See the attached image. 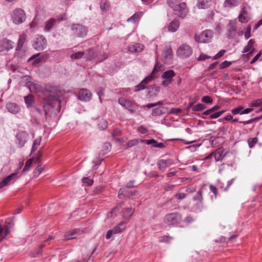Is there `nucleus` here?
I'll list each match as a JSON object with an SVG mask.
<instances>
[{
	"label": "nucleus",
	"mask_w": 262,
	"mask_h": 262,
	"mask_svg": "<svg viewBox=\"0 0 262 262\" xmlns=\"http://www.w3.org/2000/svg\"><path fill=\"white\" fill-rule=\"evenodd\" d=\"M59 92L58 89L55 86L46 85L42 93L44 96L42 103L45 116H47V112L50 108H54L57 112H59L61 103L58 98Z\"/></svg>",
	"instance_id": "obj_1"
},
{
	"label": "nucleus",
	"mask_w": 262,
	"mask_h": 262,
	"mask_svg": "<svg viewBox=\"0 0 262 262\" xmlns=\"http://www.w3.org/2000/svg\"><path fill=\"white\" fill-rule=\"evenodd\" d=\"M166 2L179 17L183 19L186 16L188 10L185 2L181 0H167Z\"/></svg>",
	"instance_id": "obj_2"
},
{
	"label": "nucleus",
	"mask_w": 262,
	"mask_h": 262,
	"mask_svg": "<svg viewBox=\"0 0 262 262\" xmlns=\"http://www.w3.org/2000/svg\"><path fill=\"white\" fill-rule=\"evenodd\" d=\"M11 18L15 25H19L26 19V15L24 10L21 8L15 9L12 13Z\"/></svg>",
	"instance_id": "obj_3"
},
{
	"label": "nucleus",
	"mask_w": 262,
	"mask_h": 262,
	"mask_svg": "<svg viewBox=\"0 0 262 262\" xmlns=\"http://www.w3.org/2000/svg\"><path fill=\"white\" fill-rule=\"evenodd\" d=\"M72 34L76 37H84L88 32L86 27L80 24H73L71 26Z\"/></svg>",
	"instance_id": "obj_4"
},
{
	"label": "nucleus",
	"mask_w": 262,
	"mask_h": 262,
	"mask_svg": "<svg viewBox=\"0 0 262 262\" xmlns=\"http://www.w3.org/2000/svg\"><path fill=\"white\" fill-rule=\"evenodd\" d=\"M47 46V39L41 35H37L34 38L32 43L33 48L38 51L43 50L46 48Z\"/></svg>",
	"instance_id": "obj_5"
},
{
	"label": "nucleus",
	"mask_w": 262,
	"mask_h": 262,
	"mask_svg": "<svg viewBox=\"0 0 262 262\" xmlns=\"http://www.w3.org/2000/svg\"><path fill=\"white\" fill-rule=\"evenodd\" d=\"M182 220V215L178 212L167 214L164 219V223L169 225H174L179 224Z\"/></svg>",
	"instance_id": "obj_6"
},
{
	"label": "nucleus",
	"mask_w": 262,
	"mask_h": 262,
	"mask_svg": "<svg viewBox=\"0 0 262 262\" xmlns=\"http://www.w3.org/2000/svg\"><path fill=\"white\" fill-rule=\"evenodd\" d=\"M213 35V32L209 30L203 31L200 34H195V40L198 43H206L209 42Z\"/></svg>",
	"instance_id": "obj_7"
},
{
	"label": "nucleus",
	"mask_w": 262,
	"mask_h": 262,
	"mask_svg": "<svg viewBox=\"0 0 262 262\" xmlns=\"http://www.w3.org/2000/svg\"><path fill=\"white\" fill-rule=\"evenodd\" d=\"M192 53L191 47L187 44H183L177 50V54L181 58H184L189 57Z\"/></svg>",
	"instance_id": "obj_8"
},
{
	"label": "nucleus",
	"mask_w": 262,
	"mask_h": 262,
	"mask_svg": "<svg viewBox=\"0 0 262 262\" xmlns=\"http://www.w3.org/2000/svg\"><path fill=\"white\" fill-rule=\"evenodd\" d=\"M176 76V73L172 70H168L163 72L161 75V78L164 79L161 82V85L166 87L170 85L172 82V78Z\"/></svg>",
	"instance_id": "obj_9"
},
{
	"label": "nucleus",
	"mask_w": 262,
	"mask_h": 262,
	"mask_svg": "<svg viewBox=\"0 0 262 262\" xmlns=\"http://www.w3.org/2000/svg\"><path fill=\"white\" fill-rule=\"evenodd\" d=\"M118 103L132 113H134L135 110L138 107V105L136 103L123 98H119Z\"/></svg>",
	"instance_id": "obj_10"
},
{
	"label": "nucleus",
	"mask_w": 262,
	"mask_h": 262,
	"mask_svg": "<svg viewBox=\"0 0 262 262\" xmlns=\"http://www.w3.org/2000/svg\"><path fill=\"white\" fill-rule=\"evenodd\" d=\"M29 135L26 131L19 132L16 135V142L19 148L23 147L28 141Z\"/></svg>",
	"instance_id": "obj_11"
},
{
	"label": "nucleus",
	"mask_w": 262,
	"mask_h": 262,
	"mask_svg": "<svg viewBox=\"0 0 262 262\" xmlns=\"http://www.w3.org/2000/svg\"><path fill=\"white\" fill-rule=\"evenodd\" d=\"M66 18L61 16L57 19L51 18L45 23L44 31L49 32L54 26L62 20H66Z\"/></svg>",
	"instance_id": "obj_12"
},
{
	"label": "nucleus",
	"mask_w": 262,
	"mask_h": 262,
	"mask_svg": "<svg viewBox=\"0 0 262 262\" xmlns=\"http://www.w3.org/2000/svg\"><path fill=\"white\" fill-rule=\"evenodd\" d=\"M163 70L162 66L161 65H159L158 62H156L154 69L149 75L147 76L144 79V81L147 79H149V80H152L155 78H156L159 77V73L162 72Z\"/></svg>",
	"instance_id": "obj_13"
},
{
	"label": "nucleus",
	"mask_w": 262,
	"mask_h": 262,
	"mask_svg": "<svg viewBox=\"0 0 262 262\" xmlns=\"http://www.w3.org/2000/svg\"><path fill=\"white\" fill-rule=\"evenodd\" d=\"M17 173L14 172L5 178H4L1 182H0V189L3 188L4 187L8 185L10 183H13L15 181V179L16 178Z\"/></svg>",
	"instance_id": "obj_14"
},
{
	"label": "nucleus",
	"mask_w": 262,
	"mask_h": 262,
	"mask_svg": "<svg viewBox=\"0 0 262 262\" xmlns=\"http://www.w3.org/2000/svg\"><path fill=\"white\" fill-rule=\"evenodd\" d=\"M92 94L87 89H82L78 93V98L82 101H89L91 100Z\"/></svg>",
	"instance_id": "obj_15"
},
{
	"label": "nucleus",
	"mask_w": 262,
	"mask_h": 262,
	"mask_svg": "<svg viewBox=\"0 0 262 262\" xmlns=\"http://www.w3.org/2000/svg\"><path fill=\"white\" fill-rule=\"evenodd\" d=\"M6 108L11 114H16L20 111V106L15 103L9 102L6 104Z\"/></svg>",
	"instance_id": "obj_16"
},
{
	"label": "nucleus",
	"mask_w": 262,
	"mask_h": 262,
	"mask_svg": "<svg viewBox=\"0 0 262 262\" xmlns=\"http://www.w3.org/2000/svg\"><path fill=\"white\" fill-rule=\"evenodd\" d=\"M14 42L7 38H4L1 41V46L4 50L9 51L13 48Z\"/></svg>",
	"instance_id": "obj_17"
},
{
	"label": "nucleus",
	"mask_w": 262,
	"mask_h": 262,
	"mask_svg": "<svg viewBox=\"0 0 262 262\" xmlns=\"http://www.w3.org/2000/svg\"><path fill=\"white\" fill-rule=\"evenodd\" d=\"M212 4V0H197L196 7L199 9H206L209 8Z\"/></svg>",
	"instance_id": "obj_18"
},
{
	"label": "nucleus",
	"mask_w": 262,
	"mask_h": 262,
	"mask_svg": "<svg viewBox=\"0 0 262 262\" xmlns=\"http://www.w3.org/2000/svg\"><path fill=\"white\" fill-rule=\"evenodd\" d=\"M172 161L171 159L164 160L161 159L159 161L158 166L159 169L164 170V169L172 164Z\"/></svg>",
	"instance_id": "obj_19"
},
{
	"label": "nucleus",
	"mask_w": 262,
	"mask_h": 262,
	"mask_svg": "<svg viewBox=\"0 0 262 262\" xmlns=\"http://www.w3.org/2000/svg\"><path fill=\"white\" fill-rule=\"evenodd\" d=\"M79 230L78 229L71 230L67 231L64 234L65 240L75 239L78 235Z\"/></svg>",
	"instance_id": "obj_20"
},
{
	"label": "nucleus",
	"mask_w": 262,
	"mask_h": 262,
	"mask_svg": "<svg viewBox=\"0 0 262 262\" xmlns=\"http://www.w3.org/2000/svg\"><path fill=\"white\" fill-rule=\"evenodd\" d=\"M220 107H221L220 105H215L214 106H213L212 107H211V108H209V109L204 111L202 114H198L197 115L199 117H200L203 119H206L207 118L205 117H204L203 115H209L211 113L219 110L220 108Z\"/></svg>",
	"instance_id": "obj_21"
},
{
	"label": "nucleus",
	"mask_w": 262,
	"mask_h": 262,
	"mask_svg": "<svg viewBox=\"0 0 262 262\" xmlns=\"http://www.w3.org/2000/svg\"><path fill=\"white\" fill-rule=\"evenodd\" d=\"M236 30V25L231 22L229 23L228 25V33L227 36L229 38H233L235 36V32Z\"/></svg>",
	"instance_id": "obj_22"
},
{
	"label": "nucleus",
	"mask_w": 262,
	"mask_h": 262,
	"mask_svg": "<svg viewBox=\"0 0 262 262\" xmlns=\"http://www.w3.org/2000/svg\"><path fill=\"white\" fill-rule=\"evenodd\" d=\"M167 108L164 106H160L152 109L151 115L154 116H158L167 113Z\"/></svg>",
	"instance_id": "obj_23"
},
{
	"label": "nucleus",
	"mask_w": 262,
	"mask_h": 262,
	"mask_svg": "<svg viewBox=\"0 0 262 262\" xmlns=\"http://www.w3.org/2000/svg\"><path fill=\"white\" fill-rule=\"evenodd\" d=\"M191 108L193 112H199L205 110L206 108V105L202 103H198L196 105H193V103H189L187 108Z\"/></svg>",
	"instance_id": "obj_24"
},
{
	"label": "nucleus",
	"mask_w": 262,
	"mask_h": 262,
	"mask_svg": "<svg viewBox=\"0 0 262 262\" xmlns=\"http://www.w3.org/2000/svg\"><path fill=\"white\" fill-rule=\"evenodd\" d=\"M27 35L23 33L19 35V39L18 40L17 47L16 48V51H20L26 41Z\"/></svg>",
	"instance_id": "obj_25"
},
{
	"label": "nucleus",
	"mask_w": 262,
	"mask_h": 262,
	"mask_svg": "<svg viewBox=\"0 0 262 262\" xmlns=\"http://www.w3.org/2000/svg\"><path fill=\"white\" fill-rule=\"evenodd\" d=\"M179 27V22L177 19H174L172 20L168 26V30L169 31L174 32Z\"/></svg>",
	"instance_id": "obj_26"
},
{
	"label": "nucleus",
	"mask_w": 262,
	"mask_h": 262,
	"mask_svg": "<svg viewBox=\"0 0 262 262\" xmlns=\"http://www.w3.org/2000/svg\"><path fill=\"white\" fill-rule=\"evenodd\" d=\"M240 0H225L224 3V7L232 8L236 7L239 5Z\"/></svg>",
	"instance_id": "obj_27"
},
{
	"label": "nucleus",
	"mask_w": 262,
	"mask_h": 262,
	"mask_svg": "<svg viewBox=\"0 0 262 262\" xmlns=\"http://www.w3.org/2000/svg\"><path fill=\"white\" fill-rule=\"evenodd\" d=\"M255 42V41L253 39H251L249 40L247 45L244 48L243 53H248L249 52L248 54H251L252 53V51L253 48V45Z\"/></svg>",
	"instance_id": "obj_28"
},
{
	"label": "nucleus",
	"mask_w": 262,
	"mask_h": 262,
	"mask_svg": "<svg viewBox=\"0 0 262 262\" xmlns=\"http://www.w3.org/2000/svg\"><path fill=\"white\" fill-rule=\"evenodd\" d=\"M151 81V80H149V79H147L144 81V79H143L140 83L136 86L135 89L134 90V92H139L141 90H144L146 89H149L148 86H146L145 85V84L147 83L148 82Z\"/></svg>",
	"instance_id": "obj_29"
},
{
	"label": "nucleus",
	"mask_w": 262,
	"mask_h": 262,
	"mask_svg": "<svg viewBox=\"0 0 262 262\" xmlns=\"http://www.w3.org/2000/svg\"><path fill=\"white\" fill-rule=\"evenodd\" d=\"M223 149L222 148H219L213 152V157L216 162L222 161L224 156L223 155Z\"/></svg>",
	"instance_id": "obj_30"
},
{
	"label": "nucleus",
	"mask_w": 262,
	"mask_h": 262,
	"mask_svg": "<svg viewBox=\"0 0 262 262\" xmlns=\"http://www.w3.org/2000/svg\"><path fill=\"white\" fill-rule=\"evenodd\" d=\"M40 55V53L33 55L31 57H30L28 59V61L30 62L32 61V65L33 66H36L37 64H39L41 62V61L40 59V58L39 57V56Z\"/></svg>",
	"instance_id": "obj_31"
},
{
	"label": "nucleus",
	"mask_w": 262,
	"mask_h": 262,
	"mask_svg": "<svg viewBox=\"0 0 262 262\" xmlns=\"http://www.w3.org/2000/svg\"><path fill=\"white\" fill-rule=\"evenodd\" d=\"M134 211V209L131 207L123 209L122 211V213L124 219L125 220L129 219L132 216Z\"/></svg>",
	"instance_id": "obj_32"
},
{
	"label": "nucleus",
	"mask_w": 262,
	"mask_h": 262,
	"mask_svg": "<svg viewBox=\"0 0 262 262\" xmlns=\"http://www.w3.org/2000/svg\"><path fill=\"white\" fill-rule=\"evenodd\" d=\"M125 227L126 223L124 222H121L113 228V230L114 231V233L115 234H117L122 232L125 228Z\"/></svg>",
	"instance_id": "obj_33"
},
{
	"label": "nucleus",
	"mask_w": 262,
	"mask_h": 262,
	"mask_svg": "<svg viewBox=\"0 0 262 262\" xmlns=\"http://www.w3.org/2000/svg\"><path fill=\"white\" fill-rule=\"evenodd\" d=\"M122 191L124 192V195L126 197L130 199H133L134 196L137 195L138 194V191L135 190L132 191L126 188H123V189L122 190Z\"/></svg>",
	"instance_id": "obj_34"
},
{
	"label": "nucleus",
	"mask_w": 262,
	"mask_h": 262,
	"mask_svg": "<svg viewBox=\"0 0 262 262\" xmlns=\"http://www.w3.org/2000/svg\"><path fill=\"white\" fill-rule=\"evenodd\" d=\"M8 226L2 227L0 225V241H2L9 233Z\"/></svg>",
	"instance_id": "obj_35"
},
{
	"label": "nucleus",
	"mask_w": 262,
	"mask_h": 262,
	"mask_svg": "<svg viewBox=\"0 0 262 262\" xmlns=\"http://www.w3.org/2000/svg\"><path fill=\"white\" fill-rule=\"evenodd\" d=\"M24 99L27 107H31L32 106V104L34 102V100L33 96L32 95H29L27 96L24 97Z\"/></svg>",
	"instance_id": "obj_36"
},
{
	"label": "nucleus",
	"mask_w": 262,
	"mask_h": 262,
	"mask_svg": "<svg viewBox=\"0 0 262 262\" xmlns=\"http://www.w3.org/2000/svg\"><path fill=\"white\" fill-rule=\"evenodd\" d=\"M203 201H196V203L193 206V209L195 212H200L203 209Z\"/></svg>",
	"instance_id": "obj_37"
},
{
	"label": "nucleus",
	"mask_w": 262,
	"mask_h": 262,
	"mask_svg": "<svg viewBox=\"0 0 262 262\" xmlns=\"http://www.w3.org/2000/svg\"><path fill=\"white\" fill-rule=\"evenodd\" d=\"M87 59L89 60H91L95 58V57L97 56V53L95 51L92 49H89L87 50Z\"/></svg>",
	"instance_id": "obj_38"
},
{
	"label": "nucleus",
	"mask_w": 262,
	"mask_h": 262,
	"mask_svg": "<svg viewBox=\"0 0 262 262\" xmlns=\"http://www.w3.org/2000/svg\"><path fill=\"white\" fill-rule=\"evenodd\" d=\"M98 126L101 130L105 129L107 127V121L103 119H100L98 124Z\"/></svg>",
	"instance_id": "obj_39"
},
{
	"label": "nucleus",
	"mask_w": 262,
	"mask_h": 262,
	"mask_svg": "<svg viewBox=\"0 0 262 262\" xmlns=\"http://www.w3.org/2000/svg\"><path fill=\"white\" fill-rule=\"evenodd\" d=\"M40 141H41V138H40L39 139H38V138L34 140V142H33V145L32 146V149H31V153L32 154L34 153V152L36 151V150L37 149L38 146L40 145Z\"/></svg>",
	"instance_id": "obj_40"
},
{
	"label": "nucleus",
	"mask_w": 262,
	"mask_h": 262,
	"mask_svg": "<svg viewBox=\"0 0 262 262\" xmlns=\"http://www.w3.org/2000/svg\"><path fill=\"white\" fill-rule=\"evenodd\" d=\"M258 139L257 137L249 138L248 140V143L250 148L253 147L258 142Z\"/></svg>",
	"instance_id": "obj_41"
},
{
	"label": "nucleus",
	"mask_w": 262,
	"mask_h": 262,
	"mask_svg": "<svg viewBox=\"0 0 262 262\" xmlns=\"http://www.w3.org/2000/svg\"><path fill=\"white\" fill-rule=\"evenodd\" d=\"M84 54V52H77L72 54L70 57L72 59H81Z\"/></svg>",
	"instance_id": "obj_42"
},
{
	"label": "nucleus",
	"mask_w": 262,
	"mask_h": 262,
	"mask_svg": "<svg viewBox=\"0 0 262 262\" xmlns=\"http://www.w3.org/2000/svg\"><path fill=\"white\" fill-rule=\"evenodd\" d=\"M225 112V110L219 111L215 112L213 114H211L209 115L208 119H216L220 117L221 115H222Z\"/></svg>",
	"instance_id": "obj_43"
},
{
	"label": "nucleus",
	"mask_w": 262,
	"mask_h": 262,
	"mask_svg": "<svg viewBox=\"0 0 262 262\" xmlns=\"http://www.w3.org/2000/svg\"><path fill=\"white\" fill-rule=\"evenodd\" d=\"M46 246V245L44 243L41 244L39 249L35 250L32 253L31 255L33 257H35L39 255L41 253V250L43 248Z\"/></svg>",
	"instance_id": "obj_44"
},
{
	"label": "nucleus",
	"mask_w": 262,
	"mask_h": 262,
	"mask_svg": "<svg viewBox=\"0 0 262 262\" xmlns=\"http://www.w3.org/2000/svg\"><path fill=\"white\" fill-rule=\"evenodd\" d=\"M243 106L239 105L235 108H233L231 112L233 115H236L237 114L242 115L241 112H242V110H243Z\"/></svg>",
	"instance_id": "obj_45"
},
{
	"label": "nucleus",
	"mask_w": 262,
	"mask_h": 262,
	"mask_svg": "<svg viewBox=\"0 0 262 262\" xmlns=\"http://www.w3.org/2000/svg\"><path fill=\"white\" fill-rule=\"evenodd\" d=\"M43 167L41 165H38L34 169L33 171V176L34 177H37L43 171Z\"/></svg>",
	"instance_id": "obj_46"
},
{
	"label": "nucleus",
	"mask_w": 262,
	"mask_h": 262,
	"mask_svg": "<svg viewBox=\"0 0 262 262\" xmlns=\"http://www.w3.org/2000/svg\"><path fill=\"white\" fill-rule=\"evenodd\" d=\"M171 54H172L171 49L169 47H166L163 52V56L165 58H170Z\"/></svg>",
	"instance_id": "obj_47"
},
{
	"label": "nucleus",
	"mask_w": 262,
	"mask_h": 262,
	"mask_svg": "<svg viewBox=\"0 0 262 262\" xmlns=\"http://www.w3.org/2000/svg\"><path fill=\"white\" fill-rule=\"evenodd\" d=\"M238 19L240 22L242 23H246L249 20V17L247 15H244V14H240L238 16Z\"/></svg>",
	"instance_id": "obj_48"
},
{
	"label": "nucleus",
	"mask_w": 262,
	"mask_h": 262,
	"mask_svg": "<svg viewBox=\"0 0 262 262\" xmlns=\"http://www.w3.org/2000/svg\"><path fill=\"white\" fill-rule=\"evenodd\" d=\"M259 121V117H257L251 118V119L248 120L247 121H241L240 123H242L244 125H247V124L252 123L253 122H258Z\"/></svg>",
	"instance_id": "obj_49"
},
{
	"label": "nucleus",
	"mask_w": 262,
	"mask_h": 262,
	"mask_svg": "<svg viewBox=\"0 0 262 262\" xmlns=\"http://www.w3.org/2000/svg\"><path fill=\"white\" fill-rule=\"evenodd\" d=\"M201 101L207 104H212L213 99L209 96H205L202 98Z\"/></svg>",
	"instance_id": "obj_50"
},
{
	"label": "nucleus",
	"mask_w": 262,
	"mask_h": 262,
	"mask_svg": "<svg viewBox=\"0 0 262 262\" xmlns=\"http://www.w3.org/2000/svg\"><path fill=\"white\" fill-rule=\"evenodd\" d=\"M108 3L107 1H101L100 3V8L103 11H106L108 9Z\"/></svg>",
	"instance_id": "obj_51"
},
{
	"label": "nucleus",
	"mask_w": 262,
	"mask_h": 262,
	"mask_svg": "<svg viewBox=\"0 0 262 262\" xmlns=\"http://www.w3.org/2000/svg\"><path fill=\"white\" fill-rule=\"evenodd\" d=\"M203 199L202 192L201 191H199L193 198V200L194 201H202Z\"/></svg>",
	"instance_id": "obj_52"
},
{
	"label": "nucleus",
	"mask_w": 262,
	"mask_h": 262,
	"mask_svg": "<svg viewBox=\"0 0 262 262\" xmlns=\"http://www.w3.org/2000/svg\"><path fill=\"white\" fill-rule=\"evenodd\" d=\"M138 143V140L137 139H134L129 141L125 145L126 146V148H128L137 145Z\"/></svg>",
	"instance_id": "obj_53"
},
{
	"label": "nucleus",
	"mask_w": 262,
	"mask_h": 262,
	"mask_svg": "<svg viewBox=\"0 0 262 262\" xmlns=\"http://www.w3.org/2000/svg\"><path fill=\"white\" fill-rule=\"evenodd\" d=\"M139 18V14L138 13H135L133 16L128 18L127 20V22L135 23Z\"/></svg>",
	"instance_id": "obj_54"
},
{
	"label": "nucleus",
	"mask_w": 262,
	"mask_h": 262,
	"mask_svg": "<svg viewBox=\"0 0 262 262\" xmlns=\"http://www.w3.org/2000/svg\"><path fill=\"white\" fill-rule=\"evenodd\" d=\"M32 164V160L31 159H28L26 162L25 167H24L23 171H28L30 169Z\"/></svg>",
	"instance_id": "obj_55"
},
{
	"label": "nucleus",
	"mask_w": 262,
	"mask_h": 262,
	"mask_svg": "<svg viewBox=\"0 0 262 262\" xmlns=\"http://www.w3.org/2000/svg\"><path fill=\"white\" fill-rule=\"evenodd\" d=\"M145 142L147 145H151L152 147H157L156 144H158V142L154 139H149V140H145Z\"/></svg>",
	"instance_id": "obj_56"
},
{
	"label": "nucleus",
	"mask_w": 262,
	"mask_h": 262,
	"mask_svg": "<svg viewBox=\"0 0 262 262\" xmlns=\"http://www.w3.org/2000/svg\"><path fill=\"white\" fill-rule=\"evenodd\" d=\"M82 182L84 184H86L88 186H91L93 183V180L88 177H84L82 178Z\"/></svg>",
	"instance_id": "obj_57"
},
{
	"label": "nucleus",
	"mask_w": 262,
	"mask_h": 262,
	"mask_svg": "<svg viewBox=\"0 0 262 262\" xmlns=\"http://www.w3.org/2000/svg\"><path fill=\"white\" fill-rule=\"evenodd\" d=\"M171 238L172 237L168 235H164L160 237L159 242L161 243H169Z\"/></svg>",
	"instance_id": "obj_58"
},
{
	"label": "nucleus",
	"mask_w": 262,
	"mask_h": 262,
	"mask_svg": "<svg viewBox=\"0 0 262 262\" xmlns=\"http://www.w3.org/2000/svg\"><path fill=\"white\" fill-rule=\"evenodd\" d=\"M251 26L250 25L248 26L246 28V30L244 36L246 39H249L251 37Z\"/></svg>",
	"instance_id": "obj_59"
},
{
	"label": "nucleus",
	"mask_w": 262,
	"mask_h": 262,
	"mask_svg": "<svg viewBox=\"0 0 262 262\" xmlns=\"http://www.w3.org/2000/svg\"><path fill=\"white\" fill-rule=\"evenodd\" d=\"M14 217L8 218L6 221V226H8V229L14 225Z\"/></svg>",
	"instance_id": "obj_60"
},
{
	"label": "nucleus",
	"mask_w": 262,
	"mask_h": 262,
	"mask_svg": "<svg viewBox=\"0 0 262 262\" xmlns=\"http://www.w3.org/2000/svg\"><path fill=\"white\" fill-rule=\"evenodd\" d=\"M231 64V62L228 61H224L222 63H221L220 65V69H224L229 67Z\"/></svg>",
	"instance_id": "obj_61"
},
{
	"label": "nucleus",
	"mask_w": 262,
	"mask_h": 262,
	"mask_svg": "<svg viewBox=\"0 0 262 262\" xmlns=\"http://www.w3.org/2000/svg\"><path fill=\"white\" fill-rule=\"evenodd\" d=\"M226 52V50H221V51H220L213 57V60H216V59H217L219 58H220V57H221L222 56H223L224 55V54H225V53Z\"/></svg>",
	"instance_id": "obj_62"
},
{
	"label": "nucleus",
	"mask_w": 262,
	"mask_h": 262,
	"mask_svg": "<svg viewBox=\"0 0 262 262\" xmlns=\"http://www.w3.org/2000/svg\"><path fill=\"white\" fill-rule=\"evenodd\" d=\"M194 221V219L191 215L187 216L184 220V222L186 224L192 223Z\"/></svg>",
	"instance_id": "obj_63"
},
{
	"label": "nucleus",
	"mask_w": 262,
	"mask_h": 262,
	"mask_svg": "<svg viewBox=\"0 0 262 262\" xmlns=\"http://www.w3.org/2000/svg\"><path fill=\"white\" fill-rule=\"evenodd\" d=\"M262 104V101L261 99H257L250 104L251 107H258L260 106Z\"/></svg>",
	"instance_id": "obj_64"
}]
</instances>
